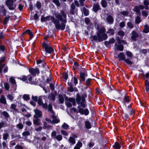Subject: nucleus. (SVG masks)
I'll list each match as a JSON object with an SVG mask.
<instances>
[{"instance_id":"obj_50","label":"nucleus","mask_w":149,"mask_h":149,"mask_svg":"<svg viewBox=\"0 0 149 149\" xmlns=\"http://www.w3.org/2000/svg\"><path fill=\"white\" fill-rule=\"evenodd\" d=\"M59 101L61 103H63L64 102V100L62 95H59Z\"/></svg>"},{"instance_id":"obj_13","label":"nucleus","mask_w":149,"mask_h":149,"mask_svg":"<svg viewBox=\"0 0 149 149\" xmlns=\"http://www.w3.org/2000/svg\"><path fill=\"white\" fill-rule=\"evenodd\" d=\"M52 118V124L53 123H58L59 121V120L56 116L54 115V114H53Z\"/></svg>"},{"instance_id":"obj_21","label":"nucleus","mask_w":149,"mask_h":149,"mask_svg":"<svg viewBox=\"0 0 149 149\" xmlns=\"http://www.w3.org/2000/svg\"><path fill=\"white\" fill-rule=\"evenodd\" d=\"M93 9L94 12H97L100 9V6L99 5L97 4H94L93 6Z\"/></svg>"},{"instance_id":"obj_30","label":"nucleus","mask_w":149,"mask_h":149,"mask_svg":"<svg viewBox=\"0 0 149 149\" xmlns=\"http://www.w3.org/2000/svg\"><path fill=\"white\" fill-rule=\"evenodd\" d=\"M130 101L129 97L127 96H125L123 100V102L124 103L129 102Z\"/></svg>"},{"instance_id":"obj_18","label":"nucleus","mask_w":149,"mask_h":149,"mask_svg":"<svg viewBox=\"0 0 149 149\" xmlns=\"http://www.w3.org/2000/svg\"><path fill=\"white\" fill-rule=\"evenodd\" d=\"M132 36H131V38L134 40H136V38L138 36V34L134 31H133L132 32Z\"/></svg>"},{"instance_id":"obj_49","label":"nucleus","mask_w":149,"mask_h":149,"mask_svg":"<svg viewBox=\"0 0 149 149\" xmlns=\"http://www.w3.org/2000/svg\"><path fill=\"white\" fill-rule=\"evenodd\" d=\"M142 14L143 16L145 17H146L148 15L147 13L144 10H143L142 11Z\"/></svg>"},{"instance_id":"obj_24","label":"nucleus","mask_w":149,"mask_h":149,"mask_svg":"<svg viewBox=\"0 0 149 149\" xmlns=\"http://www.w3.org/2000/svg\"><path fill=\"white\" fill-rule=\"evenodd\" d=\"M145 85L146 86V90L147 92H148L149 90V82L148 81L146 80L145 81Z\"/></svg>"},{"instance_id":"obj_37","label":"nucleus","mask_w":149,"mask_h":149,"mask_svg":"<svg viewBox=\"0 0 149 149\" xmlns=\"http://www.w3.org/2000/svg\"><path fill=\"white\" fill-rule=\"evenodd\" d=\"M9 18L10 16H8L4 18L3 21V22L4 24H6L7 23L8 21L9 20Z\"/></svg>"},{"instance_id":"obj_48","label":"nucleus","mask_w":149,"mask_h":149,"mask_svg":"<svg viewBox=\"0 0 149 149\" xmlns=\"http://www.w3.org/2000/svg\"><path fill=\"white\" fill-rule=\"evenodd\" d=\"M53 2L57 6H59L60 5V3L58 0H53Z\"/></svg>"},{"instance_id":"obj_39","label":"nucleus","mask_w":149,"mask_h":149,"mask_svg":"<svg viewBox=\"0 0 149 149\" xmlns=\"http://www.w3.org/2000/svg\"><path fill=\"white\" fill-rule=\"evenodd\" d=\"M134 10L136 12L139 13H140L139 8L137 6H136L134 8Z\"/></svg>"},{"instance_id":"obj_64","label":"nucleus","mask_w":149,"mask_h":149,"mask_svg":"<svg viewBox=\"0 0 149 149\" xmlns=\"http://www.w3.org/2000/svg\"><path fill=\"white\" fill-rule=\"evenodd\" d=\"M15 149H22V147L20 146L17 145L15 147Z\"/></svg>"},{"instance_id":"obj_61","label":"nucleus","mask_w":149,"mask_h":149,"mask_svg":"<svg viewBox=\"0 0 149 149\" xmlns=\"http://www.w3.org/2000/svg\"><path fill=\"white\" fill-rule=\"evenodd\" d=\"M6 10L4 8H2V10H1V13L4 15H6Z\"/></svg>"},{"instance_id":"obj_62","label":"nucleus","mask_w":149,"mask_h":149,"mask_svg":"<svg viewBox=\"0 0 149 149\" xmlns=\"http://www.w3.org/2000/svg\"><path fill=\"white\" fill-rule=\"evenodd\" d=\"M51 135L53 138H55L57 135H56V133L55 131H53L51 133Z\"/></svg>"},{"instance_id":"obj_46","label":"nucleus","mask_w":149,"mask_h":149,"mask_svg":"<svg viewBox=\"0 0 149 149\" xmlns=\"http://www.w3.org/2000/svg\"><path fill=\"white\" fill-rule=\"evenodd\" d=\"M5 48L3 45H0V51L3 52L5 50Z\"/></svg>"},{"instance_id":"obj_12","label":"nucleus","mask_w":149,"mask_h":149,"mask_svg":"<svg viewBox=\"0 0 149 149\" xmlns=\"http://www.w3.org/2000/svg\"><path fill=\"white\" fill-rule=\"evenodd\" d=\"M28 78V82H27L32 84H36V82L35 81H32V78L31 76L30 75H28L27 79Z\"/></svg>"},{"instance_id":"obj_57","label":"nucleus","mask_w":149,"mask_h":149,"mask_svg":"<svg viewBox=\"0 0 149 149\" xmlns=\"http://www.w3.org/2000/svg\"><path fill=\"white\" fill-rule=\"evenodd\" d=\"M91 80V79H88L86 80V84L87 86H89L90 85Z\"/></svg>"},{"instance_id":"obj_20","label":"nucleus","mask_w":149,"mask_h":149,"mask_svg":"<svg viewBox=\"0 0 149 149\" xmlns=\"http://www.w3.org/2000/svg\"><path fill=\"white\" fill-rule=\"evenodd\" d=\"M0 102L4 104H6V101L4 95H1L0 99Z\"/></svg>"},{"instance_id":"obj_58","label":"nucleus","mask_w":149,"mask_h":149,"mask_svg":"<svg viewBox=\"0 0 149 149\" xmlns=\"http://www.w3.org/2000/svg\"><path fill=\"white\" fill-rule=\"evenodd\" d=\"M61 133L65 136H67L68 135V133L66 131L63 130L61 131Z\"/></svg>"},{"instance_id":"obj_35","label":"nucleus","mask_w":149,"mask_h":149,"mask_svg":"<svg viewBox=\"0 0 149 149\" xmlns=\"http://www.w3.org/2000/svg\"><path fill=\"white\" fill-rule=\"evenodd\" d=\"M23 99L25 100H27L29 99L30 97L28 95H24L23 96Z\"/></svg>"},{"instance_id":"obj_45","label":"nucleus","mask_w":149,"mask_h":149,"mask_svg":"<svg viewBox=\"0 0 149 149\" xmlns=\"http://www.w3.org/2000/svg\"><path fill=\"white\" fill-rule=\"evenodd\" d=\"M5 88L7 90H8L9 88V84L8 83H5L4 84Z\"/></svg>"},{"instance_id":"obj_59","label":"nucleus","mask_w":149,"mask_h":149,"mask_svg":"<svg viewBox=\"0 0 149 149\" xmlns=\"http://www.w3.org/2000/svg\"><path fill=\"white\" fill-rule=\"evenodd\" d=\"M2 114L4 116L7 118H8L9 117V116L8 113L6 111H3L2 113Z\"/></svg>"},{"instance_id":"obj_60","label":"nucleus","mask_w":149,"mask_h":149,"mask_svg":"<svg viewBox=\"0 0 149 149\" xmlns=\"http://www.w3.org/2000/svg\"><path fill=\"white\" fill-rule=\"evenodd\" d=\"M32 100H33L34 101L36 102H37L38 100V97H37L36 96H33L32 97Z\"/></svg>"},{"instance_id":"obj_29","label":"nucleus","mask_w":149,"mask_h":149,"mask_svg":"<svg viewBox=\"0 0 149 149\" xmlns=\"http://www.w3.org/2000/svg\"><path fill=\"white\" fill-rule=\"evenodd\" d=\"M85 126L88 129H90L91 128V125L90 123L88 121H86L85 122Z\"/></svg>"},{"instance_id":"obj_5","label":"nucleus","mask_w":149,"mask_h":149,"mask_svg":"<svg viewBox=\"0 0 149 149\" xmlns=\"http://www.w3.org/2000/svg\"><path fill=\"white\" fill-rule=\"evenodd\" d=\"M65 103L67 106L69 107H72V104L71 103H72L74 106L76 105L75 100L74 98H69Z\"/></svg>"},{"instance_id":"obj_34","label":"nucleus","mask_w":149,"mask_h":149,"mask_svg":"<svg viewBox=\"0 0 149 149\" xmlns=\"http://www.w3.org/2000/svg\"><path fill=\"white\" fill-rule=\"evenodd\" d=\"M18 79H20V80L24 81H27V77L25 76H23L22 77H20Z\"/></svg>"},{"instance_id":"obj_55","label":"nucleus","mask_w":149,"mask_h":149,"mask_svg":"<svg viewBox=\"0 0 149 149\" xmlns=\"http://www.w3.org/2000/svg\"><path fill=\"white\" fill-rule=\"evenodd\" d=\"M49 17H45L41 18V21L43 22H45L49 19Z\"/></svg>"},{"instance_id":"obj_6","label":"nucleus","mask_w":149,"mask_h":149,"mask_svg":"<svg viewBox=\"0 0 149 149\" xmlns=\"http://www.w3.org/2000/svg\"><path fill=\"white\" fill-rule=\"evenodd\" d=\"M79 112L82 115H84L85 116L88 115L89 113V111L87 109H84L79 106L78 107Z\"/></svg>"},{"instance_id":"obj_53","label":"nucleus","mask_w":149,"mask_h":149,"mask_svg":"<svg viewBox=\"0 0 149 149\" xmlns=\"http://www.w3.org/2000/svg\"><path fill=\"white\" fill-rule=\"evenodd\" d=\"M22 134L24 136H27L30 135V132L29 131H26L23 133Z\"/></svg>"},{"instance_id":"obj_22","label":"nucleus","mask_w":149,"mask_h":149,"mask_svg":"<svg viewBox=\"0 0 149 149\" xmlns=\"http://www.w3.org/2000/svg\"><path fill=\"white\" fill-rule=\"evenodd\" d=\"M113 147L115 148L119 149L120 148V146L119 143L118 142H116Z\"/></svg>"},{"instance_id":"obj_27","label":"nucleus","mask_w":149,"mask_h":149,"mask_svg":"<svg viewBox=\"0 0 149 149\" xmlns=\"http://www.w3.org/2000/svg\"><path fill=\"white\" fill-rule=\"evenodd\" d=\"M7 99L9 100L10 101H12L14 99V97L13 95L11 94H8L7 96Z\"/></svg>"},{"instance_id":"obj_19","label":"nucleus","mask_w":149,"mask_h":149,"mask_svg":"<svg viewBox=\"0 0 149 149\" xmlns=\"http://www.w3.org/2000/svg\"><path fill=\"white\" fill-rule=\"evenodd\" d=\"M40 119L38 118H34L33 119V123L36 125H39L41 124L39 122Z\"/></svg>"},{"instance_id":"obj_7","label":"nucleus","mask_w":149,"mask_h":149,"mask_svg":"<svg viewBox=\"0 0 149 149\" xmlns=\"http://www.w3.org/2000/svg\"><path fill=\"white\" fill-rule=\"evenodd\" d=\"M29 71L30 73L33 76L38 74L39 73V70L37 68H31L29 70Z\"/></svg>"},{"instance_id":"obj_2","label":"nucleus","mask_w":149,"mask_h":149,"mask_svg":"<svg viewBox=\"0 0 149 149\" xmlns=\"http://www.w3.org/2000/svg\"><path fill=\"white\" fill-rule=\"evenodd\" d=\"M106 30L103 27H102L99 29L97 33V36H93V40H98L99 42H101L103 40L106 39L107 38V35L105 33Z\"/></svg>"},{"instance_id":"obj_4","label":"nucleus","mask_w":149,"mask_h":149,"mask_svg":"<svg viewBox=\"0 0 149 149\" xmlns=\"http://www.w3.org/2000/svg\"><path fill=\"white\" fill-rule=\"evenodd\" d=\"M77 102V104L81 107L84 108L86 107L85 101L84 99L81 98L79 96H78L76 98Z\"/></svg>"},{"instance_id":"obj_56","label":"nucleus","mask_w":149,"mask_h":149,"mask_svg":"<svg viewBox=\"0 0 149 149\" xmlns=\"http://www.w3.org/2000/svg\"><path fill=\"white\" fill-rule=\"evenodd\" d=\"M118 34L121 36H123L124 35V33L122 31H120L118 32Z\"/></svg>"},{"instance_id":"obj_26","label":"nucleus","mask_w":149,"mask_h":149,"mask_svg":"<svg viewBox=\"0 0 149 149\" xmlns=\"http://www.w3.org/2000/svg\"><path fill=\"white\" fill-rule=\"evenodd\" d=\"M82 10L83 13L85 16H87L88 15L89 12L88 10L86 8H85L84 7L83 8Z\"/></svg>"},{"instance_id":"obj_10","label":"nucleus","mask_w":149,"mask_h":149,"mask_svg":"<svg viewBox=\"0 0 149 149\" xmlns=\"http://www.w3.org/2000/svg\"><path fill=\"white\" fill-rule=\"evenodd\" d=\"M118 43L119 44L118 45L116 43L115 44L116 48L118 50L122 51L123 50V45L120 44L121 43V42L120 40H118Z\"/></svg>"},{"instance_id":"obj_47","label":"nucleus","mask_w":149,"mask_h":149,"mask_svg":"<svg viewBox=\"0 0 149 149\" xmlns=\"http://www.w3.org/2000/svg\"><path fill=\"white\" fill-rule=\"evenodd\" d=\"M126 54L127 56L130 58L132 57V53L129 51H126Z\"/></svg>"},{"instance_id":"obj_31","label":"nucleus","mask_w":149,"mask_h":149,"mask_svg":"<svg viewBox=\"0 0 149 149\" xmlns=\"http://www.w3.org/2000/svg\"><path fill=\"white\" fill-rule=\"evenodd\" d=\"M55 139L58 141H60L62 139V137L61 135H58L56 136Z\"/></svg>"},{"instance_id":"obj_9","label":"nucleus","mask_w":149,"mask_h":149,"mask_svg":"<svg viewBox=\"0 0 149 149\" xmlns=\"http://www.w3.org/2000/svg\"><path fill=\"white\" fill-rule=\"evenodd\" d=\"M9 80L11 83L12 84L13 86V90L14 91H15L16 89L17 85L16 84V82L15 79L13 77H12L10 78Z\"/></svg>"},{"instance_id":"obj_11","label":"nucleus","mask_w":149,"mask_h":149,"mask_svg":"<svg viewBox=\"0 0 149 149\" xmlns=\"http://www.w3.org/2000/svg\"><path fill=\"white\" fill-rule=\"evenodd\" d=\"M118 58L120 61L124 60L125 57L123 53L120 52L118 55Z\"/></svg>"},{"instance_id":"obj_25","label":"nucleus","mask_w":149,"mask_h":149,"mask_svg":"<svg viewBox=\"0 0 149 149\" xmlns=\"http://www.w3.org/2000/svg\"><path fill=\"white\" fill-rule=\"evenodd\" d=\"M149 31V27L147 25H145L144 26V28L143 31V32L145 33H148Z\"/></svg>"},{"instance_id":"obj_32","label":"nucleus","mask_w":149,"mask_h":149,"mask_svg":"<svg viewBox=\"0 0 149 149\" xmlns=\"http://www.w3.org/2000/svg\"><path fill=\"white\" fill-rule=\"evenodd\" d=\"M49 98L50 99L52 100H54L55 99V96L54 94H51L49 95Z\"/></svg>"},{"instance_id":"obj_51","label":"nucleus","mask_w":149,"mask_h":149,"mask_svg":"<svg viewBox=\"0 0 149 149\" xmlns=\"http://www.w3.org/2000/svg\"><path fill=\"white\" fill-rule=\"evenodd\" d=\"M36 6L38 9H40L41 6V3L38 1L36 3Z\"/></svg>"},{"instance_id":"obj_16","label":"nucleus","mask_w":149,"mask_h":149,"mask_svg":"<svg viewBox=\"0 0 149 149\" xmlns=\"http://www.w3.org/2000/svg\"><path fill=\"white\" fill-rule=\"evenodd\" d=\"M82 143L79 141L74 146V149H80V148L82 147Z\"/></svg>"},{"instance_id":"obj_41","label":"nucleus","mask_w":149,"mask_h":149,"mask_svg":"<svg viewBox=\"0 0 149 149\" xmlns=\"http://www.w3.org/2000/svg\"><path fill=\"white\" fill-rule=\"evenodd\" d=\"M37 101H38V104L40 105H41L42 104V103H43L42 102V100L41 99V97H38V100Z\"/></svg>"},{"instance_id":"obj_38","label":"nucleus","mask_w":149,"mask_h":149,"mask_svg":"<svg viewBox=\"0 0 149 149\" xmlns=\"http://www.w3.org/2000/svg\"><path fill=\"white\" fill-rule=\"evenodd\" d=\"M62 127L64 129H67L68 128L69 126L68 124L64 123L62 125Z\"/></svg>"},{"instance_id":"obj_3","label":"nucleus","mask_w":149,"mask_h":149,"mask_svg":"<svg viewBox=\"0 0 149 149\" xmlns=\"http://www.w3.org/2000/svg\"><path fill=\"white\" fill-rule=\"evenodd\" d=\"M42 46L45 51H44L43 52H42V54L45 56H46L44 54H43L44 53L46 52L50 54L53 51V49L49 44H47L45 43H44L42 44Z\"/></svg>"},{"instance_id":"obj_1","label":"nucleus","mask_w":149,"mask_h":149,"mask_svg":"<svg viewBox=\"0 0 149 149\" xmlns=\"http://www.w3.org/2000/svg\"><path fill=\"white\" fill-rule=\"evenodd\" d=\"M55 15L56 18L62 22L60 24L59 21L58 19H54L53 22L55 24L56 29L57 30H64L66 26L65 23L67 22L66 14L63 11L61 10V14L57 13L55 14Z\"/></svg>"},{"instance_id":"obj_8","label":"nucleus","mask_w":149,"mask_h":149,"mask_svg":"<svg viewBox=\"0 0 149 149\" xmlns=\"http://www.w3.org/2000/svg\"><path fill=\"white\" fill-rule=\"evenodd\" d=\"M34 111L35 114L34 115V118H40L42 116V113L41 111L38 109L34 110Z\"/></svg>"},{"instance_id":"obj_15","label":"nucleus","mask_w":149,"mask_h":149,"mask_svg":"<svg viewBox=\"0 0 149 149\" xmlns=\"http://www.w3.org/2000/svg\"><path fill=\"white\" fill-rule=\"evenodd\" d=\"M87 75V73L86 72H81L80 73V77L81 79L83 81H84L85 80V77H86Z\"/></svg>"},{"instance_id":"obj_23","label":"nucleus","mask_w":149,"mask_h":149,"mask_svg":"<svg viewBox=\"0 0 149 149\" xmlns=\"http://www.w3.org/2000/svg\"><path fill=\"white\" fill-rule=\"evenodd\" d=\"M26 33H27L29 36L30 39H32L33 37V33L29 29L27 30L26 31Z\"/></svg>"},{"instance_id":"obj_44","label":"nucleus","mask_w":149,"mask_h":149,"mask_svg":"<svg viewBox=\"0 0 149 149\" xmlns=\"http://www.w3.org/2000/svg\"><path fill=\"white\" fill-rule=\"evenodd\" d=\"M48 110L50 111H51V112L52 113V114H54V113L53 111L52 110V106L51 104H49L48 107Z\"/></svg>"},{"instance_id":"obj_17","label":"nucleus","mask_w":149,"mask_h":149,"mask_svg":"<svg viewBox=\"0 0 149 149\" xmlns=\"http://www.w3.org/2000/svg\"><path fill=\"white\" fill-rule=\"evenodd\" d=\"M68 141L70 145H74L76 143L75 139L72 137H70L69 138Z\"/></svg>"},{"instance_id":"obj_14","label":"nucleus","mask_w":149,"mask_h":149,"mask_svg":"<svg viewBox=\"0 0 149 149\" xmlns=\"http://www.w3.org/2000/svg\"><path fill=\"white\" fill-rule=\"evenodd\" d=\"M106 19L107 22L110 24H112L113 22V17L110 15L108 16Z\"/></svg>"},{"instance_id":"obj_54","label":"nucleus","mask_w":149,"mask_h":149,"mask_svg":"<svg viewBox=\"0 0 149 149\" xmlns=\"http://www.w3.org/2000/svg\"><path fill=\"white\" fill-rule=\"evenodd\" d=\"M127 26L130 28H132L133 27V25L130 22H128L127 23Z\"/></svg>"},{"instance_id":"obj_43","label":"nucleus","mask_w":149,"mask_h":149,"mask_svg":"<svg viewBox=\"0 0 149 149\" xmlns=\"http://www.w3.org/2000/svg\"><path fill=\"white\" fill-rule=\"evenodd\" d=\"M136 23L139 24L141 22V18L139 16H137L135 20Z\"/></svg>"},{"instance_id":"obj_40","label":"nucleus","mask_w":149,"mask_h":149,"mask_svg":"<svg viewBox=\"0 0 149 149\" xmlns=\"http://www.w3.org/2000/svg\"><path fill=\"white\" fill-rule=\"evenodd\" d=\"M124 61L130 65H131L132 64V62L128 59L125 58Z\"/></svg>"},{"instance_id":"obj_52","label":"nucleus","mask_w":149,"mask_h":149,"mask_svg":"<svg viewBox=\"0 0 149 149\" xmlns=\"http://www.w3.org/2000/svg\"><path fill=\"white\" fill-rule=\"evenodd\" d=\"M8 136V134L7 133H5L3 134V139L4 140L7 139Z\"/></svg>"},{"instance_id":"obj_63","label":"nucleus","mask_w":149,"mask_h":149,"mask_svg":"<svg viewBox=\"0 0 149 149\" xmlns=\"http://www.w3.org/2000/svg\"><path fill=\"white\" fill-rule=\"evenodd\" d=\"M5 60V57H3L0 58V64L3 63Z\"/></svg>"},{"instance_id":"obj_36","label":"nucleus","mask_w":149,"mask_h":149,"mask_svg":"<svg viewBox=\"0 0 149 149\" xmlns=\"http://www.w3.org/2000/svg\"><path fill=\"white\" fill-rule=\"evenodd\" d=\"M108 34H109L111 35H112L114 34V31L113 29H109L107 32Z\"/></svg>"},{"instance_id":"obj_28","label":"nucleus","mask_w":149,"mask_h":149,"mask_svg":"<svg viewBox=\"0 0 149 149\" xmlns=\"http://www.w3.org/2000/svg\"><path fill=\"white\" fill-rule=\"evenodd\" d=\"M16 106H17L16 104H12L11 105L10 108L11 109H12L15 111H17V109H16Z\"/></svg>"},{"instance_id":"obj_42","label":"nucleus","mask_w":149,"mask_h":149,"mask_svg":"<svg viewBox=\"0 0 149 149\" xmlns=\"http://www.w3.org/2000/svg\"><path fill=\"white\" fill-rule=\"evenodd\" d=\"M144 5L146 6L145 9H148V8L147 6L149 5V3L148 1H144Z\"/></svg>"},{"instance_id":"obj_33","label":"nucleus","mask_w":149,"mask_h":149,"mask_svg":"<svg viewBox=\"0 0 149 149\" xmlns=\"http://www.w3.org/2000/svg\"><path fill=\"white\" fill-rule=\"evenodd\" d=\"M102 6L103 7H105L107 6V3L105 0H102L101 1Z\"/></svg>"}]
</instances>
